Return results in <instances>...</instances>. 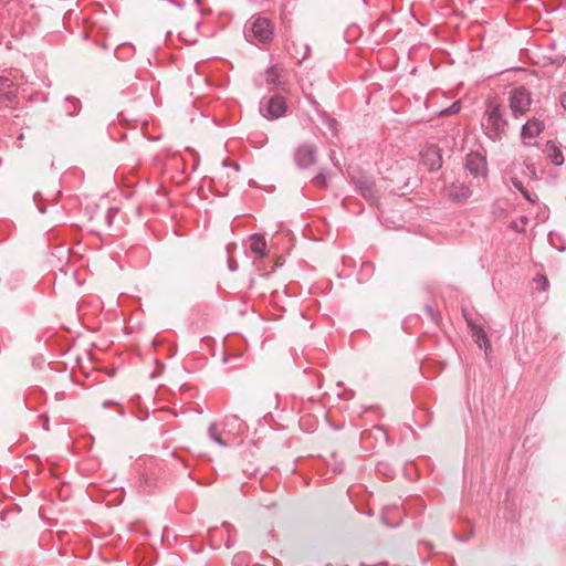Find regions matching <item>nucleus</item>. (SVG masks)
<instances>
[{"mask_svg": "<svg viewBox=\"0 0 566 566\" xmlns=\"http://www.w3.org/2000/svg\"><path fill=\"white\" fill-rule=\"evenodd\" d=\"M422 164L430 170L436 171L442 167L441 149L437 145H429L421 151Z\"/></svg>", "mask_w": 566, "mask_h": 566, "instance_id": "obj_5", "label": "nucleus"}, {"mask_svg": "<svg viewBox=\"0 0 566 566\" xmlns=\"http://www.w3.org/2000/svg\"><path fill=\"white\" fill-rule=\"evenodd\" d=\"M260 112L268 119H277L286 112V101L281 95L271 96L265 102H261Z\"/></svg>", "mask_w": 566, "mask_h": 566, "instance_id": "obj_3", "label": "nucleus"}, {"mask_svg": "<svg viewBox=\"0 0 566 566\" xmlns=\"http://www.w3.org/2000/svg\"><path fill=\"white\" fill-rule=\"evenodd\" d=\"M547 285H548V280L546 277H542V286H541V289L545 290Z\"/></svg>", "mask_w": 566, "mask_h": 566, "instance_id": "obj_27", "label": "nucleus"}, {"mask_svg": "<svg viewBox=\"0 0 566 566\" xmlns=\"http://www.w3.org/2000/svg\"><path fill=\"white\" fill-rule=\"evenodd\" d=\"M521 220H522V222L526 223L527 218H526V217H522V219H521Z\"/></svg>", "mask_w": 566, "mask_h": 566, "instance_id": "obj_31", "label": "nucleus"}, {"mask_svg": "<svg viewBox=\"0 0 566 566\" xmlns=\"http://www.w3.org/2000/svg\"><path fill=\"white\" fill-rule=\"evenodd\" d=\"M426 312L428 313L431 321H433V322L437 321L436 312L431 305H426Z\"/></svg>", "mask_w": 566, "mask_h": 566, "instance_id": "obj_23", "label": "nucleus"}, {"mask_svg": "<svg viewBox=\"0 0 566 566\" xmlns=\"http://www.w3.org/2000/svg\"><path fill=\"white\" fill-rule=\"evenodd\" d=\"M208 436L212 441H214L220 447H227V442L220 437L216 423H211L209 426Z\"/></svg>", "mask_w": 566, "mask_h": 566, "instance_id": "obj_19", "label": "nucleus"}, {"mask_svg": "<svg viewBox=\"0 0 566 566\" xmlns=\"http://www.w3.org/2000/svg\"><path fill=\"white\" fill-rule=\"evenodd\" d=\"M471 193L470 187L461 181H454L446 187V196L453 202H463Z\"/></svg>", "mask_w": 566, "mask_h": 566, "instance_id": "obj_8", "label": "nucleus"}, {"mask_svg": "<svg viewBox=\"0 0 566 566\" xmlns=\"http://www.w3.org/2000/svg\"><path fill=\"white\" fill-rule=\"evenodd\" d=\"M465 168L474 177H485L488 171L486 160L480 153H470L465 157Z\"/></svg>", "mask_w": 566, "mask_h": 566, "instance_id": "obj_6", "label": "nucleus"}, {"mask_svg": "<svg viewBox=\"0 0 566 566\" xmlns=\"http://www.w3.org/2000/svg\"><path fill=\"white\" fill-rule=\"evenodd\" d=\"M198 3L200 2V0H196Z\"/></svg>", "mask_w": 566, "mask_h": 566, "instance_id": "obj_32", "label": "nucleus"}, {"mask_svg": "<svg viewBox=\"0 0 566 566\" xmlns=\"http://www.w3.org/2000/svg\"><path fill=\"white\" fill-rule=\"evenodd\" d=\"M512 227H513L514 229H516L517 231H520V232H521V231H524V229H518V227H517V223H516V222H512Z\"/></svg>", "mask_w": 566, "mask_h": 566, "instance_id": "obj_29", "label": "nucleus"}, {"mask_svg": "<svg viewBox=\"0 0 566 566\" xmlns=\"http://www.w3.org/2000/svg\"><path fill=\"white\" fill-rule=\"evenodd\" d=\"M329 180V175L325 171L318 172L314 178L313 182L318 187H326Z\"/></svg>", "mask_w": 566, "mask_h": 566, "instance_id": "obj_20", "label": "nucleus"}, {"mask_svg": "<svg viewBox=\"0 0 566 566\" xmlns=\"http://www.w3.org/2000/svg\"><path fill=\"white\" fill-rule=\"evenodd\" d=\"M250 249L253 253L258 254L259 258L265 256L266 241L260 234H253L251 237Z\"/></svg>", "mask_w": 566, "mask_h": 566, "instance_id": "obj_17", "label": "nucleus"}, {"mask_svg": "<svg viewBox=\"0 0 566 566\" xmlns=\"http://www.w3.org/2000/svg\"><path fill=\"white\" fill-rule=\"evenodd\" d=\"M283 73H285V70L279 65H271L265 70V83L270 90L275 87L285 90V82L282 80Z\"/></svg>", "mask_w": 566, "mask_h": 566, "instance_id": "obj_9", "label": "nucleus"}, {"mask_svg": "<svg viewBox=\"0 0 566 566\" xmlns=\"http://www.w3.org/2000/svg\"><path fill=\"white\" fill-rule=\"evenodd\" d=\"M402 511L398 505H388L382 509L381 521L389 527H397L402 523Z\"/></svg>", "mask_w": 566, "mask_h": 566, "instance_id": "obj_10", "label": "nucleus"}, {"mask_svg": "<svg viewBox=\"0 0 566 566\" xmlns=\"http://www.w3.org/2000/svg\"><path fill=\"white\" fill-rule=\"evenodd\" d=\"M13 94V82L6 76H0V95L11 98Z\"/></svg>", "mask_w": 566, "mask_h": 566, "instance_id": "obj_18", "label": "nucleus"}, {"mask_svg": "<svg viewBox=\"0 0 566 566\" xmlns=\"http://www.w3.org/2000/svg\"><path fill=\"white\" fill-rule=\"evenodd\" d=\"M356 189L367 200L374 202L376 200L375 184L367 178H359L355 181Z\"/></svg>", "mask_w": 566, "mask_h": 566, "instance_id": "obj_15", "label": "nucleus"}, {"mask_svg": "<svg viewBox=\"0 0 566 566\" xmlns=\"http://www.w3.org/2000/svg\"><path fill=\"white\" fill-rule=\"evenodd\" d=\"M308 102L314 107L315 112L319 116V118L323 120V123L327 126V128L332 132V134L335 136L337 134V122L335 118L331 117L327 112L321 108L319 103L313 97V95L306 96Z\"/></svg>", "mask_w": 566, "mask_h": 566, "instance_id": "obj_11", "label": "nucleus"}, {"mask_svg": "<svg viewBox=\"0 0 566 566\" xmlns=\"http://www.w3.org/2000/svg\"><path fill=\"white\" fill-rule=\"evenodd\" d=\"M482 127L492 140H500L506 134L509 123L505 119V109L494 101L486 103Z\"/></svg>", "mask_w": 566, "mask_h": 566, "instance_id": "obj_1", "label": "nucleus"}, {"mask_svg": "<svg viewBox=\"0 0 566 566\" xmlns=\"http://www.w3.org/2000/svg\"><path fill=\"white\" fill-rule=\"evenodd\" d=\"M560 105L566 111V92L560 96Z\"/></svg>", "mask_w": 566, "mask_h": 566, "instance_id": "obj_26", "label": "nucleus"}, {"mask_svg": "<svg viewBox=\"0 0 566 566\" xmlns=\"http://www.w3.org/2000/svg\"><path fill=\"white\" fill-rule=\"evenodd\" d=\"M545 128V125L542 120L537 118L528 119L523 126L521 130V137L525 138H535L537 137Z\"/></svg>", "mask_w": 566, "mask_h": 566, "instance_id": "obj_12", "label": "nucleus"}, {"mask_svg": "<svg viewBox=\"0 0 566 566\" xmlns=\"http://www.w3.org/2000/svg\"><path fill=\"white\" fill-rule=\"evenodd\" d=\"M228 268L231 272H235L238 270V264L233 260H229Z\"/></svg>", "mask_w": 566, "mask_h": 566, "instance_id": "obj_25", "label": "nucleus"}, {"mask_svg": "<svg viewBox=\"0 0 566 566\" xmlns=\"http://www.w3.org/2000/svg\"><path fill=\"white\" fill-rule=\"evenodd\" d=\"M521 193L523 195V197L530 201V202H535V198L532 197V195L530 193L528 190H526L525 188L521 191Z\"/></svg>", "mask_w": 566, "mask_h": 566, "instance_id": "obj_24", "label": "nucleus"}, {"mask_svg": "<svg viewBox=\"0 0 566 566\" xmlns=\"http://www.w3.org/2000/svg\"><path fill=\"white\" fill-rule=\"evenodd\" d=\"M34 201L42 200V197L39 192L34 193L33 196Z\"/></svg>", "mask_w": 566, "mask_h": 566, "instance_id": "obj_28", "label": "nucleus"}, {"mask_svg": "<svg viewBox=\"0 0 566 566\" xmlns=\"http://www.w3.org/2000/svg\"><path fill=\"white\" fill-rule=\"evenodd\" d=\"M252 35L260 42H268L273 36V29L270 21L265 18H258L251 25Z\"/></svg>", "mask_w": 566, "mask_h": 566, "instance_id": "obj_7", "label": "nucleus"}, {"mask_svg": "<svg viewBox=\"0 0 566 566\" xmlns=\"http://www.w3.org/2000/svg\"><path fill=\"white\" fill-rule=\"evenodd\" d=\"M38 209L41 213H44L45 212V207L44 206H38Z\"/></svg>", "mask_w": 566, "mask_h": 566, "instance_id": "obj_30", "label": "nucleus"}, {"mask_svg": "<svg viewBox=\"0 0 566 566\" xmlns=\"http://www.w3.org/2000/svg\"><path fill=\"white\" fill-rule=\"evenodd\" d=\"M65 102L67 105L72 104V106L66 107L67 115L72 116V115L76 114L77 113L76 104L80 103L78 99L73 98V97H66Z\"/></svg>", "mask_w": 566, "mask_h": 566, "instance_id": "obj_21", "label": "nucleus"}, {"mask_svg": "<svg viewBox=\"0 0 566 566\" xmlns=\"http://www.w3.org/2000/svg\"><path fill=\"white\" fill-rule=\"evenodd\" d=\"M544 153L552 164L555 166H562L565 163V158L560 147L554 140H548L545 145Z\"/></svg>", "mask_w": 566, "mask_h": 566, "instance_id": "obj_13", "label": "nucleus"}, {"mask_svg": "<svg viewBox=\"0 0 566 566\" xmlns=\"http://www.w3.org/2000/svg\"><path fill=\"white\" fill-rule=\"evenodd\" d=\"M532 95L524 86H518L510 93V108L514 117L525 115L531 107Z\"/></svg>", "mask_w": 566, "mask_h": 566, "instance_id": "obj_2", "label": "nucleus"}, {"mask_svg": "<svg viewBox=\"0 0 566 566\" xmlns=\"http://www.w3.org/2000/svg\"><path fill=\"white\" fill-rule=\"evenodd\" d=\"M223 424L228 432L232 433L233 436H239L247 429L245 422L242 419H240V417H238L237 415L226 416Z\"/></svg>", "mask_w": 566, "mask_h": 566, "instance_id": "obj_14", "label": "nucleus"}, {"mask_svg": "<svg viewBox=\"0 0 566 566\" xmlns=\"http://www.w3.org/2000/svg\"><path fill=\"white\" fill-rule=\"evenodd\" d=\"M511 181H512L513 187H514L515 189H517L520 192L525 188V187L523 186V182H522L520 179L515 178V177H513V178L511 179Z\"/></svg>", "mask_w": 566, "mask_h": 566, "instance_id": "obj_22", "label": "nucleus"}, {"mask_svg": "<svg viewBox=\"0 0 566 566\" xmlns=\"http://www.w3.org/2000/svg\"><path fill=\"white\" fill-rule=\"evenodd\" d=\"M467 322L471 328L472 336L475 338L478 346L480 348H484V350L488 352L491 348V343L484 329L481 326L473 324L468 318Z\"/></svg>", "mask_w": 566, "mask_h": 566, "instance_id": "obj_16", "label": "nucleus"}, {"mask_svg": "<svg viewBox=\"0 0 566 566\" xmlns=\"http://www.w3.org/2000/svg\"><path fill=\"white\" fill-rule=\"evenodd\" d=\"M316 147L312 144L300 145L294 153V160L300 169L308 168L316 160Z\"/></svg>", "mask_w": 566, "mask_h": 566, "instance_id": "obj_4", "label": "nucleus"}]
</instances>
